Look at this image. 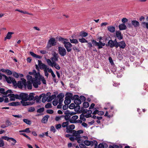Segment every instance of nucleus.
<instances>
[{"instance_id":"obj_1","label":"nucleus","mask_w":148,"mask_h":148,"mask_svg":"<svg viewBox=\"0 0 148 148\" xmlns=\"http://www.w3.org/2000/svg\"><path fill=\"white\" fill-rule=\"evenodd\" d=\"M59 40L64 45V46L68 52H70L72 50V45L70 42H67V39L60 37L59 38Z\"/></svg>"},{"instance_id":"obj_2","label":"nucleus","mask_w":148,"mask_h":148,"mask_svg":"<svg viewBox=\"0 0 148 148\" xmlns=\"http://www.w3.org/2000/svg\"><path fill=\"white\" fill-rule=\"evenodd\" d=\"M38 77L36 80H34L33 82V86L35 88H37L38 87V85L41 84V81H42V82L44 84H46V81L44 77L42 75H38Z\"/></svg>"},{"instance_id":"obj_3","label":"nucleus","mask_w":148,"mask_h":148,"mask_svg":"<svg viewBox=\"0 0 148 148\" xmlns=\"http://www.w3.org/2000/svg\"><path fill=\"white\" fill-rule=\"evenodd\" d=\"M83 131L82 130L76 131L73 130L72 132L73 134V136L75 137V140L77 141L78 143H82L83 142V140H82L81 139V137L80 134L83 133Z\"/></svg>"},{"instance_id":"obj_4","label":"nucleus","mask_w":148,"mask_h":148,"mask_svg":"<svg viewBox=\"0 0 148 148\" xmlns=\"http://www.w3.org/2000/svg\"><path fill=\"white\" fill-rule=\"evenodd\" d=\"M2 75L8 83L11 84L12 83L14 86H16L17 82L14 78L10 76L8 77L5 75Z\"/></svg>"},{"instance_id":"obj_5","label":"nucleus","mask_w":148,"mask_h":148,"mask_svg":"<svg viewBox=\"0 0 148 148\" xmlns=\"http://www.w3.org/2000/svg\"><path fill=\"white\" fill-rule=\"evenodd\" d=\"M56 45V42L54 38H51L49 40L47 46V48L49 49L52 46H55Z\"/></svg>"},{"instance_id":"obj_6","label":"nucleus","mask_w":148,"mask_h":148,"mask_svg":"<svg viewBox=\"0 0 148 148\" xmlns=\"http://www.w3.org/2000/svg\"><path fill=\"white\" fill-rule=\"evenodd\" d=\"M91 41L94 45L98 47L99 49L102 48L103 46H104L105 45L104 43H102L100 41H99V42H97L95 40H91Z\"/></svg>"},{"instance_id":"obj_7","label":"nucleus","mask_w":148,"mask_h":148,"mask_svg":"<svg viewBox=\"0 0 148 148\" xmlns=\"http://www.w3.org/2000/svg\"><path fill=\"white\" fill-rule=\"evenodd\" d=\"M58 51L59 54L61 56H64L66 54V50L63 47H58Z\"/></svg>"},{"instance_id":"obj_8","label":"nucleus","mask_w":148,"mask_h":148,"mask_svg":"<svg viewBox=\"0 0 148 148\" xmlns=\"http://www.w3.org/2000/svg\"><path fill=\"white\" fill-rule=\"evenodd\" d=\"M117 43V41L116 39H115L114 41L110 40L108 41V44H106V45L107 46H110L111 48H112L114 47H116Z\"/></svg>"},{"instance_id":"obj_9","label":"nucleus","mask_w":148,"mask_h":148,"mask_svg":"<svg viewBox=\"0 0 148 148\" xmlns=\"http://www.w3.org/2000/svg\"><path fill=\"white\" fill-rule=\"evenodd\" d=\"M18 99H21L22 100H24L25 101H27V97H28V95L27 94L21 93L19 95H18Z\"/></svg>"},{"instance_id":"obj_10","label":"nucleus","mask_w":148,"mask_h":148,"mask_svg":"<svg viewBox=\"0 0 148 148\" xmlns=\"http://www.w3.org/2000/svg\"><path fill=\"white\" fill-rule=\"evenodd\" d=\"M21 79L22 81H18L16 85L19 88H22L23 85L26 86V80L23 78H22Z\"/></svg>"},{"instance_id":"obj_11","label":"nucleus","mask_w":148,"mask_h":148,"mask_svg":"<svg viewBox=\"0 0 148 148\" xmlns=\"http://www.w3.org/2000/svg\"><path fill=\"white\" fill-rule=\"evenodd\" d=\"M75 128V126L74 125L72 124L68 125V127L66 128V132L68 133H72L73 131V129Z\"/></svg>"},{"instance_id":"obj_12","label":"nucleus","mask_w":148,"mask_h":148,"mask_svg":"<svg viewBox=\"0 0 148 148\" xmlns=\"http://www.w3.org/2000/svg\"><path fill=\"white\" fill-rule=\"evenodd\" d=\"M126 46L125 42L123 41H122L119 42H117L116 45V48H117L119 47L120 48L122 49H124Z\"/></svg>"},{"instance_id":"obj_13","label":"nucleus","mask_w":148,"mask_h":148,"mask_svg":"<svg viewBox=\"0 0 148 148\" xmlns=\"http://www.w3.org/2000/svg\"><path fill=\"white\" fill-rule=\"evenodd\" d=\"M10 96V101H14L15 100V99H18V95L16 94L14 95V94L10 93L9 94L8 96Z\"/></svg>"},{"instance_id":"obj_14","label":"nucleus","mask_w":148,"mask_h":148,"mask_svg":"<svg viewBox=\"0 0 148 148\" xmlns=\"http://www.w3.org/2000/svg\"><path fill=\"white\" fill-rule=\"evenodd\" d=\"M38 65L40 69L44 70L46 67V65L43 63L40 60H38Z\"/></svg>"},{"instance_id":"obj_15","label":"nucleus","mask_w":148,"mask_h":148,"mask_svg":"<svg viewBox=\"0 0 148 148\" xmlns=\"http://www.w3.org/2000/svg\"><path fill=\"white\" fill-rule=\"evenodd\" d=\"M78 116L76 115L73 116L72 118L69 119V122L71 123H76V121L78 118Z\"/></svg>"},{"instance_id":"obj_16","label":"nucleus","mask_w":148,"mask_h":148,"mask_svg":"<svg viewBox=\"0 0 148 148\" xmlns=\"http://www.w3.org/2000/svg\"><path fill=\"white\" fill-rule=\"evenodd\" d=\"M12 92L11 90H8L6 92H5V89L4 88H1L0 87V93L3 95H6L8 93H10Z\"/></svg>"},{"instance_id":"obj_17","label":"nucleus","mask_w":148,"mask_h":148,"mask_svg":"<svg viewBox=\"0 0 148 148\" xmlns=\"http://www.w3.org/2000/svg\"><path fill=\"white\" fill-rule=\"evenodd\" d=\"M74 102L75 104L77 106V107L79 110L80 109V106L79 105L81 103V101L79 99H75L74 100Z\"/></svg>"},{"instance_id":"obj_18","label":"nucleus","mask_w":148,"mask_h":148,"mask_svg":"<svg viewBox=\"0 0 148 148\" xmlns=\"http://www.w3.org/2000/svg\"><path fill=\"white\" fill-rule=\"evenodd\" d=\"M131 23L132 25L135 27H138L140 25L139 22L136 20L132 21Z\"/></svg>"},{"instance_id":"obj_19","label":"nucleus","mask_w":148,"mask_h":148,"mask_svg":"<svg viewBox=\"0 0 148 148\" xmlns=\"http://www.w3.org/2000/svg\"><path fill=\"white\" fill-rule=\"evenodd\" d=\"M116 35L119 40H120L123 39V36L121 34V33L119 31L116 32Z\"/></svg>"},{"instance_id":"obj_20","label":"nucleus","mask_w":148,"mask_h":148,"mask_svg":"<svg viewBox=\"0 0 148 148\" xmlns=\"http://www.w3.org/2000/svg\"><path fill=\"white\" fill-rule=\"evenodd\" d=\"M58 54L55 52L53 55V57L51 58V60L52 61L55 62V61H57L58 60Z\"/></svg>"},{"instance_id":"obj_21","label":"nucleus","mask_w":148,"mask_h":148,"mask_svg":"<svg viewBox=\"0 0 148 148\" xmlns=\"http://www.w3.org/2000/svg\"><path fill=\"white\" fill-rule=\"evenodd\" d=\"M107 28L108 30L111 33H114L115 31V29L114 27L110 26H108Z\"/></svg>"},{"instance_id":"obj_22","label":"nucleus","mask_w":148,"mask_h":148,"mask_svg":"<svg viewBox=\"0 0 148 148\" xmlns=\"http://www.w3.org/2000/svg\"><path fill=\"white\" fill-rule=\"evenodd\" d=\"M35 94L33 93H31L27 97V101H31L33 100L34 98V96Z\"/></svg>"},{"instance_id":"obj_23","label":"nucleus","mask_w":148,"mask_h":148,"mask_svg":"<svg viewBox=\"0 0 148 148\" xmlns=\"http://www.w3.org/2000/svg\"><path fill=\"white\" fill-rule=\"evenodd\" d=\"M24 100H21V103L23 106H26L29 105H32L33 103L30 102H25Z\"/></svg>"},{"instance_id":"obj_24","label":"nucleus","mask_w":148,"mask_h":148,"mask_svg":"<svg viewBox=\"0 0 148 148\" xmlns=\"http://www.w3.org/2000/svg\"><path fill=\"white\" fill-rule=\"evenodd\" d=\"M42 98V101L43 103H45L47 100L48 101V97L46 96L45 94L44 93L41 95Z\"/></svg>"},{"instance_id":"obj_25","label":"nucleus","mask_w":148,"mask_h":148,"mask_svg":"<svg viewBox=\"0 0 148 148\" xmlns=\"http://www.w3.org/2000/svg\"><path fill=\"white\" fill-rule=\"evenodd\" d=\"M33 73L34 77H35V79L34 80H36L38 78V75H40V74L39 72L38 73H36V71L35 70H33L32 72Z\"/></svg>"},{"instance_id":"obj_26","label":"nucleus","mask_w":148,"mask_h":148,"mask_svg":"<svg viewBox=\"0 0 148 148\" xmlns=\"http://www.w3.org/2000/svg\"><path fill=\"white\" fill-rule=\"evenodd\" d=\"M49 117V116L48 115H46L42 119L41 122L43 123H46L47 122L48 119Z\"/></svg>"},{"instance_id":"obj_27","label":"nucleus","mask_w":148,"mask_h":148,"mask_svg":"<svg viewBox=\"0 0 148 148\" xmlns=\"http://www.w3.org/2000/svg\"><path fill=\"white\" fill-rule=\"evenodd\" d=\"M32 82L30 81H27V83H26V86L29 89H31L32 88Z\"/></svg>"},{"instance_id":"obj_28","label":"nucleus","mask_w":148,"mask_h":148,"mask_svg":"<svg viewBox=\"0 0 148 148\" xmlns=\"http://www.w3.org/2000/svg\"><path fill=\"white\" fill-rule=\"evenodd\" d=\"M119 28L120 30H123L126 29L127 27L125 24L122 23L119 25Z\"/></svg>"},{"instance_id":"obj_29","label":"nucleus","mask_w":148,"mask_h":148,"mask_svg":"<svg viewBox=\"0 0 148 148\" xmlns=\"http://www.w3.org/2000/svg\"><path fill=\"white\" fill-rule=\"evenodd\" d=\"M84 143L86 145L88 146L90 145L92 146L93 145V142L92 141L86 140L84 141Z\"/></svg>"},{"instance_id":"obj_30","label":"nucleus","mask_w":148,"mask_h":148,"mask_svg":"<svg viewBox=\"0 0 148 148\" xmlns=\"http://www.w3.org/2000/svg\"><path fill=\"white\" fill-rule=\"evenodd\" d=\"M27 77L28 80L27 81H30L31 82H32L33 85V82L34 79H35V77H34L33 78L32 76L30 75H27Z\"/></svg>"},{"instance_id":"obj_31","label":"nucleus","mask_w":148,"mask_h":148,"mask_svg":"<svg viewBox=\"0 0 148 148\" xmlns=\"http://www.w3.org/2000/svg\"><path fill=\"white\" fill-rule=\"evenodd\" d=\"M71 99L67 97H65L64 103L65 105H68L71 103Z\"/></svg>"},{"instance_id":"obj_32","label":"nucleus","mask_w":148,"mask_h":148,"mask_svg":"<svg viewBox=\"0 0 148 148\" xmlns=\"http://www.w3.org/2000/svg\"><path fill=\"white\" fill-rule=\"evenodd\" d=\"M69 124V121H66V122H64L62 123V126L63 127L65 128L66 127V128H67L68 127V125Z\"/></svg>"},{"instance_id":"obj_33","label":"nucleus","mask_w":148,"mask_h":148,"mask_svg":"<svg viewBox=\"0 0 148 148\" xmlns=\"http://www.w3.org/2000/svg\"><path fill=\"white\" fill-rule=\"evenodd\" d=\"M46 61L48 64L49 66L53 67V63H54L55 62H53V61H51V60L49 59H47Z\"/></svg>"},{"instance_id":"obj_34","label":"nucleus","mask_w":148,"mask_h":148,"mask_svg":"<svg viewBox=\"0 0 148 148\" xmlns=\"http://www.w3.org/2000/svg\"><path fill=\"white\" fill-rule=\"evenodd\" d=\"M8 105L10 106H16L20 105V103L18 102H14L9 103Z\"/></svg>"},{"instance_id":"obj_35","label":"nucleus","mask_w":148,"mask_h":148,"mask_svg":"<svg viewBox=\"0 0 148 148\" xmlns=\"http://www.w3.org/2000/svg\"><path fill=\"white\" fill-rule=\"evenodd\" d=\"M14 34L13 32H8L6 36L8 38V39H10L12 37V35Z\"/></svg>"},{"instance_id":"obj_36","label":"nucleus","mask_w":148,"mask_h":148,"mask_svg":"<svg viewBox=\"0 0 148 148\" xmlns=\"http://www.w3.org/2000/svg\"><path fill=\"white\" fill-rule=\"evenodd\" d=\"M141 26L144 28H146L148 29V22H143L141 23Z\"/></svg>"},{"instance_id":"obj_37","label":"nucleus","mask_w":148,"mask_h":148,"mask_svg":"<svg viewBox=\"0 0 148 148\" xmlns=\"http://www.w3.org/2000/svg\"><path fill=\"white\" fill-rule=\"evenodd\" d=\"M48 97V101H52L53 99H54L56 97V96L55 95H53L52 96H50Z\"/></svg>"},{"instance_id":"obj_38","label":"nucleus","mask_w":148,"mask_h":148,"mask_svg":"<svg viewBox=\"0 0 148 148\" xmlns=\"http://www.w3.org/2000/svg\"><path fill=\"white\" fill-rule=\"evenodd\" d=\"M88 35V33L85 32H81L79 34L80 36L82 37H85Z\"/></svg>"},{"instance_id":"obj_39","label":"nucleus","mask_w":148,"mask_h":148,"mask_svg":"<svg viewBox=\"0 0 148 148\" xmlns=\"http://www.w3.org/2000/svg\"><path fill=\"white\" fill-rule=\"evenodd\" d=\"M65 114L66 115L64 116V119L66 121L69 120V119H70L71 117L70 115L68 114L67 113H65Z\"/></svg>"},{"instance_id":"obj_40","label":"nucleus","mask_w":148,"mask_h":148,"mask_svg":"<svg viewBox=\"0 0 148 148\" xmlns=\"http://www.w3.org/2000/svg\"><path fill=\"white\" fill-rule=\"evenodd\" d=\"M66 97H67L68 98H69L70 99H72L73 97V95L71 93H68L66 94Z\"/></svg>"},{"instance_id":"obj_41","label":"nucleus","mask_w":148,"mask_h":148,"mask_svg":"<svg viewBox=\"0 0 148 148\" xmlns=\"http://www.w3.org/2000/svg\"><path fill=\"white\" fill-rule=\"evenodd\" d=\"M53 67L54 66L56 69H57L59 70L60 69V67L59 65L57 64L56 62H55L54 63H53Z\"/></svg>"},{"instance_id":"obj_42","label":"nucleus","mask_w":148,"mask_h":148,"mask_svg":"<svg viewBox=\"0 0 148 148\" xmlns=\"http://www.w3.org/2000/svg\"><path fill=\"white\" fill-rule=\"evenodd\" d=\"M64 96V95L62 93H60L57 95V98L58 99H63Z\"/></svg>"},{"instance_id":"obj_43","label":"nucleus","mask_w":148,"mask_h":148,"mask_svg":"<svg viewBox=\"0 0 148 148\" xmlns=\"http://www.w3.org/2000/svg\"><path fill=\"white\" fill-rule=\"evenodd\" d=\"M79 40L82 43L88 42L86 40L85 38H79Z\"/></svg>"},{"instance_id":"obj_44","label":"nucleus","mask_w":148,"mask_h":148,"mask_svg":"<svg viewBox=\"0 0 148 148\" xmlns=\"http://www.w3.org/2000/svg\"><path fill=\"white\" fill-rule=\"evenodd\" d=\"M70 42L71 43L75 44H77L78 42L77 40L74 39H70Z\"/></svg>"},{"instance_id":"obj_45","label":"nucleus","mask_w":148,"mask_h":148,"mask_svg":"<svg viewBox=\"0 0 148 148\" xmlns=\"http://www.w3.org/2000/svg\"><path fill=\"white\" fill-rule=\"evenodd\" d=\"M64 116H56L55 118V120L56 121H58L61 119L62 118H63Z\"/></svg>"},{"instance_id":"obj_46","label":"nucleus","mask_w":148,"mask_h":148,"mask_svg":"<svg viewBox=\"0 0 148 148\" xmlns=\"http://www.w3.org/2000/svg\"><path fill=\"white\" fill-rule=\"evenodd\" d=\"M83 106L84 108H86L89 107V103L87 102H85L83 103Z\"/></svg>"},{"instance_id":"obj_47","label":"nucleus","mask_w":148,"mask_h":148,"mask_svg":"<svg viewBox=\"0 0 148 148\" xmlns=\"http://www.w3.org/2000/svg\"><path fill=\"white\" fill-rule=\"evenodd\" d=\"M23 121L27 124L30 125L31 124V121L27 119H23Z\"/></svg>"},{"instance_id":"obj_48","label":"nucleus","mask_w":148,"mask_h":148,"mask_svg":"<svg viewBox=\"0 0 148 148\" xmlns=\"http://www.w3.org/2000/svg\"><path fill=\"white\" fill-rule=\"evenodd\" d=\"M41 95L38 96L37 95L36 96L34 97V99L36 100L37 102H38L39 101V100L41 99Z\"/></svg>"},{"instance_id":"obj_49","label":"nucleus","mask_w":148,"mask_h":148,"mask_svg":"<svg viewBox=\"0 0 148 148\" xmlns=\"http://www.w3.org/2000/svg\"><path fill=\"white\" fill-rule=\"evenodd\" d=\"M44 111V108H41L38 109L37 110V112L38 113H41L42 112Z\"/></svg>"},{"instance_id":"obj_50","label":"nucleus","mask_w":148,"mask_h":148,"mask_svg":"<svg viewBox=\"0 0 148 148\" xmlns=\"http://www.w3.org/2000/svg\"><path fill=\"white\" fill-rule=\"evenodd\" d=\"M5 125L7 127L10 126L12 125V123L9 120H7L5 122Z\"/></svg>"},{"instance_id":"obj_51","label":"nucleus","mask_w":148,"mask_h":148,"mask_svg":"<svg viewBox=\"0 0 148 148\" xmlns=\"http://www.w3.org/2000/svg\"><path fill=\"white\" fill-rule=\"evenodd\" d=\"M35 110V108L34 107H31L28 109V111L29 112H32L34 111Z\"/></svg>"},{"instance_id":"obj_52","label":"nucleus","mask_w":148,"mask_h":148,"mask_svg":"<svg viewBox=\"0 0 148 148\" xmlns=\"http://www.w3.org/2000/svg\"><path fill=\"white\" fill-rule=\"evenodd\" d=\"M20 12L21 13H23V14H29V15H32V16H33V14H32L31 13H29L28 12H27L26 11H23V10H20Z\"/></svg>"},{"instance_id":"obj_53","label":"nucleus","mask_w":148,"mask_h":148,"mask_svg":"<svg viewBox=\"0 0 148 148\" xmlns=\"http://www.w3.org/2000/svg\"><path fill=\"white\" fill-rule=\"evenodd\" d=\"M1 138L3 139H4L5 140H7L8 141H9V140H10L11 138H9L6 136H3Z\"/></svg>"},{"instance_id":"obj_54","label":"nucleus","mask_w":148,"mask_h":148,"mask_svg":"<svg viewBox=\"0 0 148 148\" xmlns=\"http://www.w3.org/2000/svg\"><path fill=\"white\" fill-rule=\"evenodd\" d=\"M45 107L46 108H51L52 107L51 104L50 103H47L45 105Z\"/></svg>"},{"instance_id":"obj_55","label":"nucleus","mask_w":148,"mask_h":148,"mask_svg":"<svg viewBox=\"0 0 148 148\" xmlns=\"http://www.w3.org/2000/svg\"><path fill=\"white\" fill-rule=\"evenodd\" d=\"M4 145V143L3 140L0 139V147H2Z\"/></svg>"},{"instance_id":"obj_56","label":"nucleus","mask_w":148,"mask_h":148,"mask_svg":"<svg viewBox=\"0 0 148 148\" xmlns=\"http://www.w3.org/2000/svg\"><path fill=\"white\" fill-rule=\"evenodd\" d=\"M46 112L48 114H52L53 113V110L48 109L46 110Z\"/></svg>"},{"instance_id":"obj_57","label":"nucleus","mask_w":148,"mask_h":148,"mask_svg":"<svg viewBox=\"0 0 148 148\" xmlns=\"http://www.w3.org/2000/svg\"><path fill=\"white\" fill-rule=\"evenodd\" d=\"M10 140L14 142V143H12V145H14L16 143V141L15 139L12 138H11Z\"/></svg>"},{"instance_id":"obj_58","label":"nucleus","mask_w":148,"mask_h":148,"mask_svg":"<svg viewBox=\"0 0 148 148\" xmlns=\"http://www.w3.org/2000/svg\"><path fill=\"white\" fill-rule=\"evenodd\" d=\"M62 126V125H61L60 124H58L56 125L55 127L57 129H58L61 128Z\"/></svg>"},{"instance_id":"obj_59","label":"nucleus","mask_w":148,"mask_h":148,"mask_svg":"<svg viewBox=\"0 0 148 148\" xmlns=\"http://www.w3.org/2000/svg\"><path fill=\"white\" fill-rule=\"evenodd\" d=\"M13 75L14 77L16 78H18L19 77L18 74L16 72H13Z\"/></svg>"},{"instance_id":"obj_60","label":"nucleus","mask_w":148,"mask_h":148,"mask_svg":"<svg viewBox=\"0 0 148 148\" xmlns=\"http://www.w3.org/2000/svg\"><path fill=\"white\" fill-rule=\"evenodd\" d=\"M128 19L126 18H123L122 20V22L123 23H124L128 21Z\"/></svg>"},{"instance_id":"obj_61","label":"nucleus","mask_w":148,"mask_h":148,"mask_svg":"<svg viewBox=\"0 0 148 148\" xmlns=\"http://www.w3.org/2000/svg\"><path fill=\"white\" fill-rule=\"evenodd\" d=\"M75 107V104L73 103H72L69 106V108L70 109H72L74 108Z\"/></svg>"},{"instance_id":"obj_62","label":"nucleus","mask_w":148,"mask_h":148,"mask_svg":"<svg viewBox=\"0 0 148 148\" xmlns=\"http://www.w3.org/2000/svg\"><path fill=\"white\" fill-rule=\"evenodd\" d=\"M6 73H7L8 75H10L12 74V72L8 69L6 70Z\"/></svg>"},{"instance_id":"obj_63","label":"nucleus","mask_w":148,"mask_h":148,"mask_svg":"<svg viewBox=\"0 0 148 148\" xmlns=\"http://www.w3.org/2000/svg\"><path fill=\"white\" fill-rule=\"evenodd\" d=\"M98 148H104L103 143H100L98 145Z\"/></svg>"},{"instance_id":"obj_64","label":"nucleus","mask_w":148,"mask_h":148,"mask_svg":"<svg viewBox=\"0 0 148 148\" xmlns=\"http://www.w3.org/2000/svg\"><path fill=\"white\" fill-rule=\"evenodd\" d=\"M79 146L81 148H86V147L85 145L83 143L79 144Z\"/></svg>"}]
</instances>
